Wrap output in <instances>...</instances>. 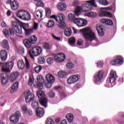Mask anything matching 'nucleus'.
Wrapping results in <instances>:
<instances>
[{
    "label": "nucleus",
    "mask_w": 124,
    "mask_h": 124,
    "mask_svg": "<svg viewBox=\"0 0 124 124\" xmlns=\"http://www.w3.org/2000/svg\"><path fill=\"white\" fill-rule=\"evenodd\" d=\"M8 82V75L6 73L1 74V83L3 85L6 84Z\"/></svg>",
    "instance_id": "f3484780"
},
{
    "label": "nucleus",
    "mask_w": 124,
    "mask_h": 124,
    "mask_svg": "<svg viewBox=\"0 0 124 124\" xmlns=\"http://www.w3.org/2000/svg\"><path fill=\"white\" fill-rule=\"evenodd\" d=\"M64 33L68 37L70 36L72 34L71 29L70 28H66L64 31Z\"/></svg>",
    "instance_id": "72a5a7b5"
},
{
    "label": "nucleus",
    "mask_w": 124,
    "mask_h": 124,
    "mask_svg": "<svg viewBox=\"0 0 124 124\" xmlns=\"http://www.w3.org/2000/svg\"><path fill=\"white\" fill-rule=\"evenodd\" d=\"M37 80L38 81V83H44L43 77L41 75H39L37 77Z\"/></svg>",
    "instance_id": "de8ad7c7"
},
{
    "label": "nucleus",
    "mask_w": 124,
    "mask_h": 124,
    "mask_svg": "<svg viewBox=\"0 0 124 124\" xmlns=\"http://www.w3.org/2000/svg\"><path fill=\"white\" fill-rule=\"evenodd\" d=\"M96 29L99 36H103L104 35V30L102 26H97Z\"/></svg>",
    "instance_id": "aec40b11"
},
{
    "label": "nucleus",
    "mask_w": 124,
    "mask_h": 124,
    "mask_svg": "<svg viewBox=\"0 0 124 124\" xmlns=\"http://www.w3.org/2000/svg\"><path fill=\"white\" fill-rule=\"evenodd\" d=\"M118 77L117 76V73L114 70H112L110 72V75L109 77V82L110 84H113L116 81V78Z\"/></svg>",
    "instance_id": "dca6fc26"
},
{
    "label": "nucleus",
    "mask_w": 124,
    "mask_h": 124,
    "mask_svg": "<svg viewBox=\"0 0 124 124\" xmlns=\"http://www.w3.org/2000/svg\"><path fill=\"white\" fill-rule=\"evenodd\" d=\"M58 75L60 78H65L66 77V72L60 71L58 72Z\"/></svg>",
    "instance_id": "e433bc0d"
},
{
    "label": "nucleus",
    "mask_w": 124,
    "mask_h": 124,
    "mask_svg": "<svg viewBox=\"0 0 124 124\" xmlns=\"http://www.w3.org/2000/svg\"><path fill=\"white\" fill-rule=\"evenodd\" d=\"M24 96H25V101L29 103L34 100V95L33 93H31L30 90L26 91L24 93Z\"/></svg>",
    "instance_id": "9b49d317"
},
{
    "label": "nucleus",
    "mask_w": 124,
    "mask_h": 124,
    "mask_svg": "<svg viewBox=\"0 0 124 124\" xmlns=\"http://www.w3.org/2000/svg\"><path fill=\"white\" fill-rule=\"evenodd\" d=\"M34 80V78H33V76H31L29 79V81L28 82V85L29 86H32V84L33 83Z\"/></svg>",
    "instance_id": "8fccbe9b"
},
{
    "label": "nucleus",
    "mask_w": 124,
    "mask_h": 124,
    "mask_svg": "<svg viewBox=\"0 0 124 124\" xmlns=\"http://www.w3.org/2000/svg\"><path fill=\"white\" fill-rule=\"evenodd\" d=\"M29 40L31 42V44H35L37 42V38L34 35L31 36Z\"/></svg>",
    "instance_id": "473e14b6"
},
{
    "label": "nucleus",
    "mask_w": 124,
    "mask_h": 124,
    "mask_svg": "<svg viewBox=\"0 0 124 124\" xmlns=\"http://www.w3.org/2000/svg\"><path fill=\"white\" fill-rule=\"evenodd\" d=\"M101 22L109 26H113V21L108 18H103L101 19Z\"/></svg>",
    "instance_id": "bb28decb"
},
{
    "label": "nucleus",
    "mask_w": 124,
    "mask_h": 124,
    "mask_svg": "<svg viewBox=\"0 0 124 124\" xmlns=\"http://www.w3.org/2000/svg\"><path fill=\"white\" fill-rule=\"evenodd\" d=\"M97 67H102L103 66V62H97Z\"/></svg>",
    "instance_id": "69168bd1"
},
{
    "label": "nucleus",
    "mask_w": 124,
    "mask_h": 124,
    "mask_svg": "<svg viewBox=\"0 0 124 124\" xmlns=\"http://www.w3.org/2000/svg\"><path fill=\"white\" fill-rule=\"evenodd\" d=\"M25 66L27 69H29L30 66V62H29V60H28V59H27V58H25Z\"/></svg>",
    "instance_id": "13d9d810"
},
{
    "label": "nucleus",
    "mask_w": 124,
    "mask_h": 124,
    "mask_svg": "<svg viewBox=\"0 0 124 124\" xmlns=\"http://www.w3.org/2000/svg\"><path fill=\"white\" fill-rule=\"evenodd\" d=\"M75 41H76V40H75V38L74 37L70 38L69 39V42L70 45H74L75 44Z\"/></svg>",
    "instance_id": "864d4df0"
},
{
    "label": "nucleus",
    "mask_w": 124,
    "mask_h": 124,
    "mask_svg": "<svg viewBox=\"0 0 124 124\" xmlns=\"http://www.w3.org/2000/svg\"><path fill=\"white\" fill-rule=\"evenodd\" d=\"M41 53H42V48L38 46L32 48L29 51V56L31 59H33L34 57L40 55Z\"/></svg>",
    "instance_id": "39448f33"
},
{
    "label": "nucleus",
    "mask_w": 124,
    "mask_h": 124,
    "mask_svg": "<svg viewBox=\"0 0 124 124\" xmlns=\"http://www.w3.org/2000/svg\"><path fill=\"white\" fill-rule=\"evenodd\" d=\"M21 117H22L21 111H16L15 114H13L10 116V121L12 124H17L20 121Z\"/></svg>",
    "instance_id": "0eeeda50"
},
{
    "label": "nucleus",
    "mask_w": 124,
    "mask_h": 124,
    "mask_svg": "<svg viewBox=\"0 0 124 124\" xmlns=\"http://www.w3.org/2000/svg\"><path fill=\"white\" fill-rule=\"evenodd\" d=\"M81 77L79 75H72L68 78L67 82L68 85H72V84H75L76 82H78V80H80Z\"/></svg>",
    "instance_id": "9d476101"
},
{
    "label": "nucleus",
    "mask_w": 124,
    "mask_h": 124,
    "mask_svg": "<svg viewBox=\"0 0 124 124\" xmlns=\"http://www.w3.org/2000/svg\"><path fill=\"white\" fill-rule=\"evenodd\" d=\"M46 62L48 64H52V63H53V62H54V59L52 57H48L46 59Z\"/></svg>",
    "instance_id": "603ef678"
},
{
    "label": "nucleus",
    "mask_w": 124,
    "mask_h": 124,
    "mask_svg": "<svg viewBox=\"0 0 124 124\" xmlns=\"http://www.w3.org/2000/svg\"><path fill=\"white\" fill-rule=\"evenodd\" d=\"M74 23L77 25L79 28H81L82 27H85L87 26V24H88V21L86 20L85 18H76L74 20Z\"/></svg>",
    "instance_id": "1a4fd4ad"
},
{
    "label": "nucleus",
    "mask_w": 124,
    "mask_h": 124,
    "mask_svg": "<svg viewBox=\"0 0 124 124\" xmlns=\"http://www.w3.org/2000/svg\"><path fill=\"white\" fill-rule=\"evenodd\" d=\"M66 66L68 69H71L74 67V64L71 62H68L66 63Z\"/></svg>",
    "instance_id": "a18cd8bd"
},
{
    "label": "nucleus",
    "mask_w": 124,
    "mask_h": 124,
    "mask_svg": "<svg viewBox=\"0 0 124 124\" xmlns=\"http://www.w3.org/2000/svg\"><path fill=\"white\" fill-rule=\"evenodd\" d=\"M22 29H23V27L20 25L17 28H16L15 31L16 33H18V34H21L22 33Z\"/></svg>",
    "instance_id": "c03bdc74"
},
{
    "label": "nucleus",
    "mask_w": 124,
    "mask_h": 124,
    "mask_svg": "<svg viewBox=\"0 0 124 124\" xmlns=\"http://www.w3.org/2000/svg\"><path fill=\"white\" fill-rule=\"evenodd\" d=\"M104 72L102 70L99 71L94 76V83L95 84H99L101 82V79L103 76Z\"/></svg>",
    "instance_id": "ddd939ff"
},
{
    "label": "nucleus",
    "mask_w": 124,
    "mask_h": 124,
    "mask_svg": "<svg viewBox=\"0 0 124 124\" xmlns=\"http://www.w3.org/2000/svg\"><path fill=\"white\" fill-rule=\"evenodd\" d=\"M93 6L96 7L97 5L95 4V0L87 1L86 3L82 4L81 6H77L75 10V15L79 16L81 14V12H87L91 11L93 9Z\"/></svg>",
    "instance_id": "f257e3e1"
},
{
    "label": "nucleus",
    "mask_w": 124,
    "mask_h": 124,
    "mask_svg": "<svg viewBox=\"0 0 124 124\" xmlns=\"http://www.w3.org/2000/svg\"><path fill=\"white\" fill-rule=\"evenodd\" d=\"M41 69H42L41 66H37L34 69L35 72H36V73H39V72L41 71Z\"/></svg>",
    "instance_id": "5fc2aeb1"
},
{
    "label": "nucleus",
    "mask_w": 124,
    "mask_h": 124,
    "mask_svg": "<svg viewBox=\"0 0 124 124\" xmlns=\"http://www.w3.org/2000/svg\"><path fill=\"white\" fill-rule=\"evenodd\" d=\"M44 48L46 50H49L51 48V45L48 44V43H45L44 44Z\"/></svg>",
    "instance_id": "4d7b16f0"
},
{
    "label": "nucleus",
    "mask_w": 124,
    "mask_h": 124,
    "mask_svg": "<svg viewBox=\"0 0 124 124\" xmlns=\"http://www.w3.org/2000/svg\"><path fill=\"white\" fill-rule=\"evenodd\" d=\"M11 7L12 10H17L19 8V3L16 0H14L11 3Z\"/></svg>",
    "instance_id": "412c9836"
},
{
    "label": "nucleus",
    "mask_w": 124,
    "mask_h": 124,
    "mask_svg": "<svg viewBox=\"0 0 124 124\" xmlns=\"http://www.w3.org/2000/svg\"><path fill=\"white\" fill-rule=\"evenodd\" d=\"M31 14L26 11V14L23 16L22 20H24L25 21H29V20H31Z\"/></svg>",
    "instance_id": "7c9ffc66"
},
{
    "label": "nucleus",
    "mask_w": 124,
    "mask_h": 124,
    "mask_svg": "<svg viewBox=\"0 0 124 124\" xmlns=\"http://www.w3.org/2000/svg\"><path fill=\"white\" fill-rule=\"evenodd\" d=\"M52 37H53L54 39H55L57 41H61V38L57 37L55 36L54 34H52Z\"/></svg>",
    "instance_id": "774afa93"
},
{
    "label": "nucleus",
    "mask_w": 124,
    "mask_h": 124,
    "mask_svg": "<svg viewBox=\"0 0 124 124\" xmlns=\"http://www.w3.org/2000/svg\"><path fill=\"white\" fill-rule=\"evenodd\" d=\"M20 25H19V23H18L17 22L14 21H12V27L15 30L20 27Z\"/></svg>",
    "instance_id": "a19ab883"
},
{
    "label": "nucleus",
    "mask_w": 124,
    "mask_h": 124,
    "mask_svg": "<svg viewBox=\"0 0 124 124\" xmlns=\"http://www.w3.org/2000/svg\"><path fill=\"white\" fill-rule=\"evenodd\" d=\"M52 84H53V83L48 82V83L46 84V88L50 89L52 87Z\"/></svg>",
    "instance_id": "338daca9"
},
{
    "label": "nucleus",
    "mask_w": 124,
    "mask_h": 124,
    "mask_svg": "<svg viewBox=\"0 0 124 124\" xmlns=\"http://www.w3.org/2000/svg\"><path fill=\"white\" fill-rule=\"evenodd\" d=\"M2 31L5 36H8V34H9V31L7 29H4Z\"/></svg>",
    "instance_id": "e2e57ef3"
},
{
    "label": "nucleus",
    "mask_w": 124,
    "mask_h": 124,
    "mask_svg": "<svg viewBox=\"0 0 124 124\" xmlns=\"http://www.w3.org/2000/svg\"><path fill=\"white\" fill-rule=\"evenodd\" d=\"M0 66L2 68V71L4 72H10L13 66H14V62H0Z\"/></svg>",
    "instance_id": "20e7f679"
},
{
    "label": "nucleus",
    "mask_w": 124,
    "mask_h": 124,
    "mask_svg": "<svg viewBox=\"0 0 124 124\" xmlns=\"http://www.w3.org/2000/svg\"><path fill=\"white\" fill-rule=\"evenodd\" d=\"M111 10H112V8L109 7L101 8L99 12V16L100 17H109V18H111V17H113L112 14L106 11Z\"/></svg>",
    "instance_id": "423d86ee"
},
{
    "label": "nucleus",
    "mask_w": 124,
    "mask_h": 124,
    "mask_svg": "<svg viewBox=\"0 0 124 124\" xmlns=\"http://www.w3.org/2000/svg\"><path fill=\"white\" fill-rule=\"evenodd\" d=\"M18 88H19V83L18 82L14 83L11 87L10 93H13L18 90Z\"/></svg>",
    "instance_id": "4be33fe9"
},
{
    "label": "nucleus",
    "mask_w": 124,
    "mask_h": 124,
    "mask_svg": "<svg viewBox=\"0 0 124 124\" xmlns=\"http://www.w3.org/2000/svg\"><path fill=\"white\" fill-rule=\"evenodd\" d=\"M66 118L68 122H69V123H71L72 122H73L74 119L73 114L71 113H69L67 114Z\"/></svg>",
    "instance_id": "58836bf2"
},
{
    "label": "nucleus",
    "mask_w": 124,
    "mask_h": 124,
    "mask_svg": "<svg viewBox=\"0 0 124 124\" xmlns=\"http://www.w3.org/2000/svg\"><path fill=\"white\" fill-rule=\"evenodd\" d=\"M17 66L19 69H24L25 67V63H24V62L22 60L19 61L17 62Z\"/></svg>",
    "instance_id": "2f4dec72"
},
{
    "label": "nucleus",
    "mask_w": 124,
    "mask_h": 124,
    "mask_svg": "<svg viewBox=\"0 0 124 124\" xmlns=\"http://www.w3.org/2000/svg\"><path fill=\"white\" fill-rule=\"evenodd\" d=\"M37 95L39 98H40V103L43 106H44L45 108L47 107V103H48V100L47 98L44 97V92L43 91L40 90L37 92Z\"/></svg>",
    "instance_id": "6e6552de"
},
{
    "label": "nucleus",
    "mask_w": 124,
    "mask_h": 124,
    "mask_svg": "<svg viewBox=\"0 0 124 124\" xmlns=\"http://www.w3.org/2000/svg\"><path fill=\"white\" fill-rule=\"evenodd\" d=\"M23 44H24L26 48H31V43L30 40L25 39L23 41Z\"/></svg>",
    "instance_id": "c85d7f7f"
},
{
    "label": "nucleus",
    "mask_w": 124,
    "mask_h": 124,
    "mask_svg": "<svg viewBox=\"0 0 124 124\" xmlns=\"http://www.w3.org/2000/svg\"><path fill=\"white\" fill-rule=\"evenodd\" d=\"M19 73L17 72H15L12 73L10 76V80L11 82H14V81L17 80L19 77Z\"/></svg>",
    "instance_id": "a211bd4d"
},
{
    "label": "nucleus",
    "mask_w": 124,
    "mask_h": 124,
    "mask_svg": "<svg viewBox=\"0 0 124 124\" xmlns=\"http://www.w3.org/2000/svg\"><path fill=\"white\" fill-rule=\"evenodd\" d=\"M49 18L50 19H54L56 22H57L59 28L60 29H64L65 28V22H64V18L65 16L63 14H60L59 16L52 15Z\"/></svg>",
    "instance_id": "7ed1b4c3"
},
{
    "label": "nucleus",
    "mask_w": 124,
    "mask_h": 124,
    "mask_svg": "<svg viewBox=\"0 0 124 124\" xmlns=\"http://www.w3.org/2000/svg\"><path fill=\"white\" fill-rule=\"evenodd\" d=\"M15 31H15V29L14 28H10L9 29V33H10L11 35H14L15 33Z\"/></svg>",
    "instance_id": "052dcab7"
},
{
    "label": "nucleus",
    "mask_w": 124,
    "mask_h": 124,
    "mask_svg": "<svg viewBox=\"0 0 124 124\" xmlns=\"http://www.w3.org/2000/svg\"><path fill=\"white\" fill-rule=\"evenodd\" d=\"M43 83H44L41 82H38V83H36V82H35L33 83V85L34 87H37L39 90H42V89H43Z\"/></svg>",
    "instance_id": "c9c22d12"
},
{
    "label": "nucleus",
    "mask_w": 124,
    "mask_h": 124,
    "mask_svg": "<svg viewBox=\"0 0 124 124\" xmlns=\"http://www.w3.org/2000/svg\"><path fill=\"white\" fill-rule=\"evenodd\" d=\"M45 114V111L42 108H38L36 109V115L38 118H42Z\"/></svg>",
    "instance_id": "2eb2a0df"
},
{
    "label": "nucleus",
    "mask_w": 124,
    "mask_h": 124,
    "mask_svg": "<svg viewBox=\"0 0 124 124\" xmlns=\"http://www.w3.org/2000/svg\"><path fill=\"white\" fill-rule=\"evenodd\" d=\"M46 124H55L52 119H48L46 120Z\"/></svg>",
    "instance_id": "680f3d73"
},
{
    "label": "nucleus",
    "mask_w": 124,
    "mask_h": 124,
    "mask_svg": "<svg viewBox=\"0 0 124 124\" xmlns=\"http://www.w3.org/2000/svg\"><path fill=\"white\" fill-rule=\"evenodd\" d=\"M80 4V1L79 0H75L72 3L73 6H77Z\"/></svg>",
    "instance_id": "bf43d9fd"
},
{
    "label": "nucleus",
    "mask_w": 124,
    "mask_h": 124,
    "mask_svg": "<svg viewBox=\"0 0 124 124\" xmlns=\"http://www.w3.org/2000/svg\"><path fill=\"white\" fill-rule=\"evenodd\" d=\"M84 16L87 17H90L91 18H95L96 16H97V14L96 12H89L85 13L84 14Z\"/></svg>",
    "instance_id": "393cba45"
},
{
    "label": "nucleus",
    "mask_w": 124,
    "mask_h": 124,
    "mask_svg": "<svg viewBox=\"0 0 124 124\" xmlns=\"http://www.w3.org/2000/svg\"><path fill=\"white\" fill-rule=\"evenodd\" d=\"M48 95L50 98H54L56 96V93L53 91H51L48 93Z\"/></svg>",
    "instance_id": "49530a36"
},
{
    "label": "nucleus",
    "mask_w": 124,
    "mask_h": 124,
    "mask_svg": "<svg viewBox=\"0 0 124 124\" xmlns=\"http://www.w3.org/2000/svg\"><path fill=\"white\" fill-rule=\"evenodd\" d=\"M47 26L48 28H53L55 26V21L53 20H48Z\"/></svg>",
    "instance_id": "4c0bfd02"
},
{
    "label": "nucleus",
    "mask_w": 124,
    "mask_h": 124,
    "mask_svg": "<svg viewBox=\"0 0 124 124\" xmlns=\"http://www.w3.org/2000/svg\"><path fill=\"white\" fill-rule=\"evenodd\" d=\"M68 19H69V20H70V21H72L73 23H74V20H75L76 18H75L74 15L71 13H70L68 14Z\"/></svg>",
    "instance_id": "37998d69"
},
{
    "label": "nucleus",
    "mask_w": 124,
    "mask_h": 124,
    "mask_svg": "<svg viewBox=\"0 0 124 124\" xmlns=\"http://www.w3.org/2000/svg\"><path fill=\"white\" fill-rule=\"evenodd\" d=\"M21 109L24 113H26L28 112V107L26 105H23L21 106Z\"/></svg>",
    "instance_id": "3c124183"
},
{
    "label": "nucleus",
    "mask_w": 124,
    "mask_h": 124,
    "mask_svg": "<svg viewBox=\"0 0 124 124\" xmlns=\"http://www.w3.org/2000/svg\"><path fill=\"white\" fill-rule=\"evenodd\" d=\"M46 79L48 83H54L55 82V77L50 74L46 75Z\"/></svg>",
    "instance_id": "a878e982"
},
{
    "label": "nucleus",
    "mask_w": 124,
    "mask_h": 124,
    "mask_svg": "<svg viewBox=\"0 0 124 124\" xmlns=\"http://www.w3.org/2000/svg\"><path fill=\"white\" fill-rule=\"evenodd\" d=\"M80 32H81L87 40L93 41V40H96L97 38L95 35V33L90 28H86L85 29L80 30Z\"/></svg>",
    "instance_id": "f03ea898"
},
{
    "label": "nucleus",
    "mask_w": 124,
    "mask_h": 124,
    "mask_svg": "<svg viewBox=\"0 0 124 124\" xmlns=\"http://www.w3.org/2000/svg\"><path fill=\"white\" fill-rule=\"evenodd\" d=\"M23 30L25 31V34L27 36H29V35H31L32 32H33V29H28L27 28H23Z\"/></svg>",
    "instance_id": "cd10ccee"
},
{
    "label": "nucleus",
    "mask_w": 124,
    "mask_h": 124,
    "mask_svg": "<svg viewBox=\"0 0 124 124\" xmlns=\"http://www.w3.org/2000/svg\"><path fill=\"white\" fill-rule=\"evenodd\" d=\"M57 8L60 11H64L66 9V4L64 3H59L57 5Z\"/></svg>",
    "instance_id": "b1692460"
},
{
    "label": "nucleus",
    "mask_w": 124,
    "mask_h": 124,
    "mask_svg": "<svg viewBox=\"0 0 124 124\" xmlns=\"http://www.w3.org/2000/svg\"><path fill=\"white\" fill-rule=\"evenodd\" d=\"M65 55L63 53H58L54 56V60L57 62H62L65 60Z\"/></svg>",
    "instance_id": "4468645a"
},
{
    "label": "nucleus",
    "mask_w": 124,
    "mask_h": 124,
    "mask_svg": "<svg viewBox=\"0 0 124 124\" xmlns=\"http://www.w3.org/2000/svg\"><path fill=\"white\" fill-rule=\"evenodd\" d=\"M38 63H40V64H43V63L45 62V58H44V57H39L38 58Z\"/></svg>",
    "instance_id": "ea45409f"
},
{
    "label": "nucleus",
    "mask_w": 124,
    "mask_h": 124,
    "mask_svg": "<svg viewBox=\"0 0 124 124\" xmlns=\"http://www.w3.org/2000/svg\"><path fill=\"white\" fill-rule=\"evenodd\" d=\"M25 14H27V11L21 10L17 12L16 16L17 17H18V18H19V19H21V20H22Z\"/></svg>",
    "instance_id": "5701e85b"
},
{
    "label": "nucleus",
    "mask_w": 124,
    "mask_h": 124,
    "mask_svg": "<svg viewBox=\"0 0 124 124\" xmlns=\"http://www.w3.org/2000/svg\"><path fill=\"white\" fill-rule=\"evenodd\" d=\"M43 12L42 11L38 10L36 12V16L37 17V18H39V19H41V18H42V16H43Z\"/></svg>",
    "instance_id": "79ce46f5"
},
{
    "label": "nucleus",
    "mask_w": 124,
    "mask_h": 124,
    "mask_svg": "<svg viewBox=\"0 0 124 124\" xmlns=\"http://www.w3.org/2000/svg\"><path fill=\"white\" fill-rule=\"evenodd\" d=\"M46 17H49L51 15V10L48 8H46Z\"/></svg>",
    "instance_id": "6e6d98bb"
},
{
    "label": "nucleus",
    "mask_w": 124,
    "mask_h": 124,
    "mask_svg": "<svg viewBox=\"0 0 124 124\" xmlns=\"http://www.w3.org/2000/svg\"><path fill=\"white\" fill-rule=\"evenodd\" d=\"M97 1L100 3V4L104 5V6H107V5L109 4V2L106 0H97Z\"/></svg>",
    "instance_id": "f704fd0d"
},
{
    "label": "nucleus",
    "mask_w": 124,
    "mask_h": 124,
    "mask_svg": "<svg viewBox=\"0 0 124 124\" xmlns=\"http://www.w3.org/2000/svg\"><path fill=\"white\" fill-rule=\"evenodd\" d=\"M38 7H43V3L40 1H39L36 4Z\"/></svg>",
    "instance_id": "0e129e2a"
},
{
    "label": "nucleus",
    "mask_w": 124,
    "mask_h": 124,
    "mask_svg": "<svg viewBox=\"0 0 124 124\" xmlns=\"http://www.w3.org/2000/svg\"><path fill=\"white\" fill-rule=\"evenodd\" d=\"M39 105V103L38 102L36 101H34L33 100L32 101L31 106L33 108H35L37 107Z\"/></svg>",
    "instance_id": "09e8293b"
},
{
    "label": "nucleus",
    "mask_w": 124,
    "mask_h": 124,
    "mask_svg": "<svg viewBox=\"0 0 124 124\" xmlns=\"http://www.w3.org/2000/svg\"><path fill=\"white\" fill-rule=\"evenodd\" d=\"M0 57L1 61L4 62L7 59V52L5 50H1L0 51Z\"/></svg>",
    "instance_id": "6ab92c4d"
},
{
    "label": "nucleus",
    "mask_w": 124,
    "mask_h": 124,
    "mask_svg": "<svg viewBox=\"0 0 124 124\" xmlns=\"http://www.w3.org/2000/svg\"><path fill=\"white\" fill-rule=\"evenodd\" d=\"M1 45L3 48H5V49L9 48V44H8V41L6 40H4L2 41L1 43Z\"/></svg>",
    "instance_id": "c756f323"
},
{
    "label": "nucleus",
    "mask_w": 124,
    "mask_h": 124,
    "mask_svg": "<svg viewBox=\"0 0 124 124\" xmlns=\"http://www.w3.org/2000/svg\"><path fill=\"white\" fill-rule=\"evenodd\" d=\"M124 63V58L122 56L116 57L110 62L111 65H117V64H123Z\"/></svg>",
    "instance_id": "f8f14e48"
}]
</instances>
